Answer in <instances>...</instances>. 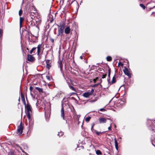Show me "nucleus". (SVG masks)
<instances>
[{
  "mask_svg": "<svg viewBox=\"0 0 155 155\" xmlns=\"http://www.w3.org/2000/svg\"><path fill=\"white\" fill-rule=\"evenodd\" d=\"M53 19H52L50 20V23L48 24V28L50 29H56L57 27H58V29H64L65 26V22L64 21H61L59 23V25L56 24L53 25Z\"/></svg>",
  "mask_w": 155,
  "mask_h": 155,
  "instance_id": "f257e3e1",
  "label": "nucleus"
},
{
  "mask_svg": "<svg viewBox=\"0 0 155 155\" xmlns=\"http://www.w3.org/2000/svg\"><path fill=\"white\" fill-rule=\"evenodd\" d=\"M25 108L27 117L28 119H29L31 117V106L30 105L27 104L25 106Z\"/></svg>",
  "mask_w": 155,
  "mask_h": 155,
  "instance_id": "f03ea898",
  "label": "nucleus"
},
{
  "mask_svg": "<svg viewBox=\"0 0 155 155\" xmlns=\"http://www.w3.org/2000/svg\"><path fill=\"white\" fill-rule=\"evenodd\" d=\"M22 122L20 123V124L18 127L17 133H19V135H21L23 132V127L22 126Z\"/></svg>",
  "mask_w": 155,
  "mask_h": 155,
  "instance_id": "7ed1b4c3",
  "label": "nucleus"
},
{
  "mask_svg": "<svg viewBox=\"0 0 155 155\" xmlns=\"http://www.w3.org/2000/svg\"><path fill=\"white\" fill-rule=\"evenodd\" d=\"M94 92V90L92 89L90 92H85L83 94V95L84 97H88L93 93Z\"/></svg>",
  "mask_w": 155,
  "mask_h": 155,
  "instance_id": "20e7f679",
  "label": "nucleus"
},
{
  "mask_svg": "<svg viewBox=\"0 0 155 155\" xmlns=\"http://www.w3.org/2000/svg\"><path fill=\"white\" fill-rule=\"evenodd\" d=\"M50 111L49 110H48L47 111H46V110H45V117L46 119V120H47L48 119L50 114Z\"/></svg>",
  "mask_w": 155,
  "mask_h": 155,
  "instance_id": "39448f33",
  "label": "nucleus"
},
{
  "mask_svg": "<svg viewBox=\"0 0 155 155\" xmlns=\"http://www.w3.org/2000/svg\"><path fill=\"white\" fill-rule=\"evenodd\" d=\"M27 59L28 61L32 62L35 60V58L32 55L28 54L27 55Z\"/></svg>",
  "mask_w": 155,
  "mask_h": 155,
  "instance_id": "423d86ee",
  "label": "nucleus"
},
{
  "mask_svg": "<svg viewBox=\"0 0 155 155\" xmlns=\"http://www.w3.org/2000/svg\"><path fill=\"white\" fill-rule=\"evenodd\" d=\"M107 119H109V118L106 119L104 118H101L99 119V123L100 124H104L106 123Z\"/></svg>",
  "mask_w": 155,
  "mask_h": 155,
  "instance_id": "0eeeda50",
  "label": "nucleus"
},
{
  "mask_svg": "<svg viewBox=\"0 0 155 155\" xmlns=\"http://www.w3.org/2000/svg\"><path fill=\"white\" fill-rule=\"evenodd\" d=\"M42 47V45L40 44L38 45L37 46V55L39 56V54H40L41 51V48Z\"/></svg>",
  "mask_w": 155,
  "mask_h": 155,
  "instance_id": "6e6552de",
  "label": "nucleus"
},
{
  "mask_svg": "<svg viewBox=\"0 0 155 155\" xmlns=\"http://www.w3.org/2000/svg\"><path fill=\"white\" fill-rule=\"evenodd\" d=\"M29 120V126L30 128H32L33 126V121L31 119V117Z\"/></svg>",
  "mask_w": 155,
  "mask_h": 155,
  "instance_id": "1a4fd4ad",
  "label": "nucleus"
},
{
  "mask_svg": "<svg viewBox=\"0 0 155 155\" xmlns=\"http://www.w3.org/2000/svg\"><path fill=\"white\" fill-rule=\"evenodd\" d=\"M62 60H59L58 61V66L60 68V71L62 72Z\"/></svg>",
  "mask_w": 155,
  "mask_h": 155,
  "instance_id": "9d476101",
  "label": "nucleus"
},
{
  "mask_svg": "<svg viewBox=\"0 0 155 155\" xmlns=\"http://www.w3.org/2000/svg\"><path fill=\"white\" fill-rule=\"evenodd\" d=\"M131 72L130 69H128L127 68V75L130 78L131 77Z\"/></svg>",
  "mask_w": 155,
  "mask_h": 155,
  "instance_id": "9b49d317",
  "label": "nucleus"
},
{
  "mask_svg": "<svg viewBox=\"0 0 155 155\" xmlns=\"http://www.w3.org/2000/svg\"><path fill=\"white\" fill-rule=\"evenodd\" d=\"M61 116L63 118V120H65L64 117V108L62 107L61 110Z\"/></svg>",
  "mask_w": 155,
  "mask_h": 155,
  "instance_id": "f8f14e48",
  "label": "nucleus"
},
{
  "mask_svg": "<svg viewBox=\"0 0 155 155\" xmlns=\"http://www.w3.org/2000/svg\"><path fill=\"white\" fill-rule=\"evenodd\" d=\"M94 132H95L96 133L97 135L99 136V135H101V134H104L105 132V131H103L102 132H101L98 131L96 130H95Z\"/></svg>",
  "mask_w": 155,
  "mask_h": 155,
  "instance_id": "ddd939ff",
  "label": "nucleus"
},
{
  "mask_svg": "<svg viewBox=\"0 0 155 155\" xmlns=\"http://www.w3.org/2000/svg\"><path fill=\"white\" fill-rule=\"evenodd\" d=\"M114 142H115V147L116 149L117 150H118V144L117 142V140L116 138H114Z\"/></svg>",
  "mask_w": 155,
  "mask_h": 155,
  "instance_id": "4468645a",
  "label": "nucleus"
},
{
  "mask_svg": "<svg viewBox=\"0 0 155 155\" xmlns=\"http://www.w3.org/2000/svg\"><path fill=\"white\" fill-rule=\"evenodd\" d=\"M24 21V18H23L20 17V28H21L22 25V23Z\"/></svg>",
  "mask_w": 155,
  "mask_h": 155,
  "instance_id": "2eb2a0df",
  "label": "nucleus"
},
{
  "mask_svg": "<svg viewBox=\"0 0 155 155\" xmlns=\"http://www.w3.org/2000/svg\"><path fill=\"white\" fill-rule=\"evenodd\" d=\"M64 30H58V35H62L64 32Z\"/></svg>",
  "mask_w": 155,
  "mask_h": 155,
  "instance_id": "dca6fc26",
  "label": "nucleus"
},
{
  "mask_svg": "<svg viewBox=\"0 0 155 155\" xmlns=\"http://www.w3.org/2000/svg\"><path fill=\"white\" fill-rule=\"evenodd\" d=\"M35 89L38 91L39 92L41 93H43V91L42 88L38 87H35Z\"/></svg>",
  "mask_w": 155,
  "mask_h": 155,
  "instance_id": "f3484780",
  "label": "nucleus"
},
{
  "mask_svg": "<svg viewBox=\"0 0 155 155\" xmlns=\"http://www.w3.org/2000/svg\"><path fill=\"white\" fill-rule=\"evenodd\" d=\"M68 85L69 86V87L70 89H71V90H72L73 91H74L75 92H76V91L75 90V89L72 86L70 85L69 84V83H68Z\"/></svg>",
  "mask_w": 155,
  "mask_h": 155,
  "instance_id": "a211bd4d",
  "label": "nucleus"
},
{
  "mask_svg": "<svg viewBox=\"0 0 155 155\" xmlns=\"http://www.w3.org/2000/svg\"><path fill=\"white\" fill-rule=\"evenodd\" d=\"M96 153L97 155H101L102 154V153L99 150H96Z\"/></svg>",
  "mask_w": 155,
  "mask_h": 155,
  "instance_id": "6ab92c4d",
  "label": "nucleus"
},
{
  "mask_svg": "<svg viewBox=\"0 0 155 155\" xmlns=\"http://www.w3.org/2000/svg\"><path fill=\"white\" fill-rule=\"evenodd\" d=\"M116 78H115V75H114V76L113 77L112 81L111 82V84H113L114 83H115L116 82Z\"/></svg>",
  "mask_w": 155,
  "mask_h": 155,
  "instance_id": "aec40b11",
  "label": "nucleus"
},
{
  "mask_svg": "<svg viewBox=\"0 0 155 155\" xmlns=\"http://www.w3.org/2000/svg\"><path fill=\"white\" fill-rule=\"evenodd\" d=\"M106 59L107 61H110L112 60V58L111 56H108L107 57Z\"/></svg>",
  "mask_w": 155,
  "mask_h": 155,
  "instance_id": "412c9836",
  "label": "nucleus"
},
{
  "mask_svg": "<svg viewBox=\"0 0 155 155\" xmlns=\"http://www.w3.org/2000/svg\"><path fill=\"white\" fill-rule=\"evenodd\" d=\"M108 77L109 78V79H107V81H109L110 80V68H109L108 69Z\"/></svg>",
  "mask_w": 155,
  "mask_h": 155,
  "instance_id": "4be33fe9",
  "label": "nucleus"
},
{
  "mask_svg": "<svg viewBox=\"0 0 155 155\" xmlns=\"http://www.w3.org/2000/svg\"><path fill=\"white\" fill-rule=\"evenodd\" d=\"M91 118V117H87L85 118V120L87 122H88L89 121Z\"/></svg>",
  "mask_w": 155,
  "mask_h": 155,
  "instance_id": "5701e85b",
  "label": "nucleus"
},
{
  "mask_svg": "<svg viewBox=\"0 0 155 155\" xmlns=\"http://www.w3.org/2000/svg\"><path fill=\"white\" fill-rule=\"evenodd\" d=\"M63 134V132L62 131H60V132H58L57 135L59 137L61 136Z\"/></svg>",
  "mask_w": 155,
  "mask_h": 155,
  "instance_id": "b1692460",
  "label": "nucleus"
},
{
  "mask_svg": "<svg viewBox=\"0 0 155 155\" xmlns=\"http://www.w3.org/2000/svg\"><path fill=\"white\" fill-rule=\"evenodd\" d=\"M36 48V47H34L32 48L31 50L30 51V53L32 54L33 51Z\"/></svg>",
  "mask_w": 155,
  "mask_h": 155,
  "instance_id": "393cba45",
  "label": "nucleus"
},
{
  "mask_svg": "<svg viewBox=\"0 0 155 155\" xmlns=\"http://www.w3.org/2000/svg\"><path fill=\"white\" fill-rule=\"evenodd\" d=\"M21 97L22 101H25V98L24 95L22 93H21Z\"/></svg>",
  "mask_w": 155,
  "mask_h": 155,
  "instance_id": "a878e982",
  "label": "nucleus"
},
{
  "mask_svg": "<svg viewBox=\"0 0 155 155\" xmlns=\"http://www.w3.org/2000/svg\"><path fill=\"white\" fill-rule=\"evenodd\" d=\"M70 30H64L65 33L66 34H69L70 32Z\"/></svg>",
  "mask_w": 155,
  "mask_h": 155,
  "instance_id": "bb28decb",
  "label": "nucleus"
},
{
  "mask_svg": "<svg viewBox=\"0 0 155 155\" xmlns=\"http://www.w3.org/2000/svg\"><path fill=\"white\" fill-rule=\"evenodd\" d=\"M140 6L141 7H142V8H143V9H145V8H146L145 6H144V5H143V4H140Z\"/></svg>",
  "mask_w": 155,
  "mask_h": 155,
  "instance_id": "cd10ccee",
  "label": "nucleus"
},
{
  "mask_svg": "<svg viewBox=\"0 0 155 155\" xmlns=\"http://www.w3.org/2000/svg\"><path fill=\"white\" fill-rule=\"evenodd\" d=\"M124 99H121L120 100V103L121 104H124V103H125V102H124Z\"/></svg>",
  "mask_w": 155,
  "mask_h": 155,
  "instance_id": "c85d7f7f",
  "label": "nucleus"
},
{
  "mask_svg": "<svg viewBox=\"0 0 155 155\" xmlns=\"http://www.w3.org/2000/svg\"><path fill=\"white\" fill-rule=\"evenodd\" d=\"M35 22H36V24L37 25L40 24L41 23L40 21V20H39L38 19V20H36Z\"/></svg>",
  "mask_w": 155,
  "mask_h": 155,
  "instance_id": "c756f323",
  "label": "nucleus"
},
{
  "mask_svg": "<svg viewBox=\"0 0 155 155\" xmlns=\"http://www.w3.org/2000/svg\"><path fill=\"white\" fill-rule=\"evenodd\" d=\"M46 67L48 69H49L51 67L50 64H46Z\"/></svg>",
  "mask_w": 155,
  "mask_h": 155,
  "instance_id": "7c9ffc66",
  "label": "nucleus"
},
{
  "mask_svg": "<svg viewBox=\"0 0 155 155\" xmlns=\"http://www.w3.org/2000/svg\"><path fill=\"white\" fill-rule=\"evenodd\" d=\"M10 155H16L15 153L11 151L9 153Z\"/></svg>",
  "mask_w": 155,
  "mask_h": 155,
  "instance_id": "2f4dec72",
  "label": "nucleus"
},
{
  "mask_svg": "<svg viewBox=\"0 0 155 155\" xmlns=\"http://www.w3.org/2000/svg\"><path fill=\"white\" fill-rule=\"evenodd\" d=\"M22 11L21 9H20L19 11V15L20 16L22 14Z\"/></svg>",
  "mask_w": 155,
  "mask_h": 155,
  "instance_id": "473e14b6",
  "label": "nucleus"
},
{
  "mask_svg": "<svg viewBox=\"0 0 155 155\" xmlns=\"http://www.w3.org/2000/svg\"><path fill=\"white\" fill-rule=\"evenodd\" d=\"M124 69H123V71L124 73V74L126 75V66H124Z\"/></svg>",
  "mask_w": 155,
  "mask_h": 155,
  "instance_id": "72a5a7b5",
  "label": "nucleus"
},
{
  "mask_svg": "<svg viewBox=\"0 0 155 155\" xmlns=\"http://www.w3.org/2000/svg\"><path fill=\"white\" fill-rule=\"evenodd\" d=\"M2 30H0V38L2 36Z\"/></svg>",
  "mask_w": 155,
  "mask_h": 155,
  "instance_id": "f704fd0d",
  "label": "nucleus"
},
{
  "mask_svg": "<svg viewBox=\"0 0 155 155\" xmlns=\"http://www.w3.org/2000/svg\"><path fill=\"white\" fill-rule=\"evenodd\" d=\"M50 60H46V64H50Z\"/></svg>",
  "mask_w": 155,
  "mask_h": 155,
  "instance_id": "c9c22d12",
  "label": "nucleus"
},
{
  "mask_svg": "<svg viewBox=\"0 0 155 155\" xmlns=\"http://www.w3.org/2000/svg\"><path fill=\"white\" fill-rule=\"evenodd\" d=\"M46 78L48 79L49 81H50L51 79V78L48 76H46Z\"/></svg>",
  "mask_w": 155,
  "mask_h": 155,
  "instance_id": "e433bc0d",
  "label": "nucleus"
},
{
  "mask_svg": "<svg viewBox=\"0 0 155 155\" xmlns=\"http://www.w3.org/2000/svg\"><path fill=\"white\" fill-rule=\"evenodd\" d=\"M93 127H94L91 126V130L93 132H94V130H94V129Z\"/></svg>",
  "mask_w": 155,
  "mask_h": 155,
  "instance_id": "4c0bfd02",
  "label": "nucleus"
},
{
  "mask_svg": "<svg viewBox=\"0 0 155 155\" xmlns=\"http://www.w3.org/2000/svg\"><path fill=\"white\" fill-rule=\"evenodd\" d=\"M107 76V74H103L102 75V78H105Z\"/></svg>",
  "mask_w": 155,
  "mask_h": 155,
  "instance_id": "58836bf2",
  "label": "nucleus"
},
{
  "mask_svg": "<svg viewBox=\"0 0 155 155\" xmlns=\"http://www.w3.org/2000/svg\"><path fill=\"white\" fill-rule=\"evenodd\" d=\"M97 100V99H95L94 100L90 101H89V102H91V103H92V102H93L96 101Z\"/></svg>",
  "mask_w": 155,
  "mask_h": 155,
  "instance_id": "ea45409f",
  "label": "nucleus"
},
{
  "mask_svg": "<svg viewBox=\"0 0 155 155\" xmlns=\"http://www.w3.org/2000/svg\"><path fill=\"white\" fill-rule=\"evenodd\" d=\"M99 84H94V85H93V87H97V86L99 85Z\"/></svg>",
  "mask_w": 155,
  "mask_h": 155,
  "instance_id": "a19ab883",
  "label": "nucleus"
},
{
  "mask_svg": "<svg viewBox=\"0 0 155 155\" xmlns=\"http://www.w3.org/2000/svg\"><path fill=\"white\" fill-rule=\"evenodd\" d=\"M19 147L20 149L21 150H22V151L26 155H28V154L26 153L24 151H23L22 150L21 147Z\"/></svg>",
  "mask_w": 155,
  "mask_h": 155,
  "instance_id": "79ce46f5",
  "label": "nucleus"
},
{
  "mask_svg": "<svg viewBox=\"0 0 155 155\" xmlns=\"http://www.w3.org/2000/svg\"><path fill=\"white\" fill-rule=\"evenodd\" d=\"M100 110L101 111H105V110L103 108H101L100 109Z\"/></svg>",
  "mask_w": 155,
  "mask_h": 155,
  "instance_id": "37998d69",
  "label": "nucleus"
},
{
  "mask_svg": "<svg viewBox=\"0 0 155 155\" xmlns=\"http://www.w3.org/2000/svg\"><path fill=\"white\" fill-rule=\"evenodd\" d=\"M33 87L31 86L30 87V90L31 91H32V90H33Z\"/></svg>",
  "mask_w": 155,
  "mask_h": 155,
  "instance_id": "c03bdc74",
  "label": "nucleus"
},
{
  "mask_svg": "<svg viewBox=\"0 0 155 155\" xmlns=\"http://www.w3.org/2000/svg\"><path fill=\"white\" fill-rule=\"evenodd\" d=\"M24 148L25 149H27L28 147L26 145H25L24 146Z\"/></svg>",
  "mask_w": 155,
  "mask_h": 155,
  "instance_id": "a18cd8bd",
  "label": "nucleus"
},
{
  "mask_svg": "<svg viewBox=\"0 0 155 155\" xmlns=\"http://www.w3.org/2000/svg\"><path fill=\"white\" fill-rule=\"evenodd\" d=\"M108 129L109 130H111V124H110V126L108 127Z\"/></svg>",
  "mask_w": 155,
  "mask_h": 155,
  "instance_id": "49530a36",
  "label": "nucleus"
},
{
  "mask_svg": "<svg viewBox=\"0 0 155 155\" xmlns=\"http://www.w3.org/2000/svg\"><path fill=\"white\" fill-rule=\"evenodd\" d=\"M97 78H96L94 79L93 81H94V83H96V81H97Z\"/></svg>",
  "mask_w": 155,
  "mask_h": 155,
  "instance_id": "de8ad7c7",
  "label": "nucleus"
},
{
  "mask_svg": "<svg viewBox=\"0 0 155 155\" xmlns=\"http://www.w3.org/2000/svg\"><path fill=\"white\" fill-rule=\"evenodd\" d=\"M50 40L53 43L54 42V39L53 38H51L50 39Z\"/></svg>",
  "mask_w": 155,
  "mask_h": 155,
  "instance_id": "09e8293b",
  "label": "nucleus"
},
{
  "mask_svg": "<svg viewBox=\"0 0 155 155\" xmlns=\"http://www.w3.org/2000/svg\"><path fill=\"white\" fill-rule=\"evenodd\" d=\"M65 29H70V28L69 26H67Z\"/></svg>",
  "mask_w": 155,
  "mask_h": 155,
  "instance_id": "8fccbe9b",
  "label": "nucleus"
},
{
  "mask_svg": "<svg viewBox=\"0 0 155 155\" xmlns=\"http://www.w3.org/2000/svg\"><path fill=\"white\" fill-rule=\"evenodd\" d=\"M95 125V124L94 123H93L91 124L92 126L94 127Z\"/></svg>",
  "mask_w": 155,
  "mask_h": 155,
  "instance_id": "3c124183",
  "label": "nucleus"
},
{
  "mask_svg": "<svg viewBox=\"0 0 155 155\" xmlns=\"http://www.w3.org/2000/svg\"><path fill=\"white\" fill-rule=\"evenodd\" d=\"M80 58L81 59H83V57L82 56H81L80 57Z\"/></svg>",
  "mask_w": 155,
  "mask_h": 155,
  "instance_id": "603ef678",
  "label": "nucleus"
},
{
  "mask_svg": "<svg viewBox=\"0 0 155 155\" xmlns=\"http://www.w3.org/2000/svg\"><path fill=\"white\" fill-rule=\"evenodd\" d=\"M36 27L38 29H39V27L38 26V25H36Z\"/></svg>",
  "mask_w": 155,
  "mask_h": 155,
  "instance_id": "864d4df0",
  "label": "nucleus"
},
{
  "mask_svg": "<svg viewBox=\"0 0 155 155\" xmlns=\"http://www.w3.org/2000/svg\"><path fill=\"white\" fill-rule=\"evenodd\" d=\"M24 31H26V30H24L23 31H22V32H24Z\"/></svg>",
  "mask_w": 155,
  "mask_h": 155,
  "instance_id": "5fc2aeb1",
  "label": "nucleus"
},
{
  "mask_svg": "<svg viewBox=\"0 0 155 155\" xmlns=\"http://www.w3.org/2000/svg\"><path fill=\"white\" fill-rule=\"evenodd\" d=\"M20 34H21V29H20Z\"/></svg>",
  "mask_w": 155,
  "mask_h": 155,
  "instance_id": "6e6d98bb",
  "label": "nucleus"
},
{
  "mask_svg": "<svg viewBox=\"0 0 155 155\" xmlns=\"http://www.w3.org/2000/svg\"><path fill=\"white\" fill-rule=\"evenodd\" d=\"M128 62V61H127V63Z\"/></svg>",
  "mask_w": 155,
  "mask_h": 155,
  "instance_id": "4d7b16f0",
  "label": "nucleus"
},
{
  "mask_svg": "<svg viewBox=\"0 0 155 155\" xmlns=\"http://www.w3.org/2000/svg\"><path fill=\"white\" fill-rule=\"evenodd\" d=\"M63 76L64 77V74H63Z\"/></svg>",
  "mask_w": 155,
  "mask_h": 155,
  "instance_id": "13d9d810",
  "label": "nucleus"
},
{
  "mask_svg": "<svg viewBox=\"0 0 155 155\" xmlns=\"http://www.w3.org/2000/svg\"><path fill=\"white\" fill-rule=\"evenodd\" d=\"M37 102L36 103V105H37Z\"/></svg>",
  "mask_w": 155,
  "mask_h": 155,
  "instance_id": "bf43d9fd",
  "label": "nucleus"
},
{
  "mask_svg": "<svg viewBox=\"0 0 155 155\" xmlns=\"http://www.w3.org/2000/svg\"><path fill=\"white\" fill-rule=\"evenodd\" d=\"M120 62H119V63H118V64H119H119H120Z\"/></svg>",
  "mask_w": 155,
  "mask_h": 155,
  "instance_id": "052dcab7",
  "label": "nucleus"
}]
</instances>
